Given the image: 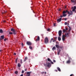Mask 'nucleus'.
Wrapping results in <instances>:
<instances>
[{
	"mask_svg": "<svg viewBox=\"0 0 76 76\" xmlns=\"http://www.w3.org/2000/svg\"><path fill=\"white\" fill-rule=\"evenodd\" d=\"M11 31H12V32H13V34L14 35H16V31L14 28H12Z\"/></svg>",
	"mask_w": 76,
	"mask_h": 76,
	"instance_id": "1",
	"label": "nucleus"
},
{
	"mask_svg": "<svg viewBox=\"0 0 76 76\" xmlns=\"http://www.w3.org/2000/svg\"><path fill=\"white\" fill-rule=\"evenodd\" d=\"M55 46L57 48H61V49H62V48H63V46H59V45H56Z\"/></svg>",
	"mask_w": 76,
	"mask_h": 76,
	"instance_id": "2",
	"label": "nucleus"
},
{
	"mask_svg": "<svg viewBox=\"0 0 76 76\" xmlns=\"http://www.w3.org/2000/svg\"><path fill=\"white\" fill-rule=\"evenodd\" d=\"M45 44H48V38L46 37L45 39Z\"/></svg>",
	"mask_w": 76,
	"mask_h": 76,
	"instance_id": "3",
	"label": "nucleus"
},
{
	"mask_svg": "<svg viewBox=\"0 0 76 76\" xmlns=\"http://www.w3.org/2000/svg\"><path fill=\"white\" fill-rule=\"evenodd\" d=\"M31 73H32V72H27L26 73V76H30V75Z\"/></svg>",
	"mask_w": 76,
	"mask_h": 76,
	"instance_id": "4",
	"label": "nucleus"
},
{
	"mask_svg": "<svg viewBox=\"0 0 76 76\" xmlns=\"http://www.w3.org/2000/svg\"><path fill=\"white\" fill-rule=\"evenodd\" d=\"M68 14L69 15H73V11H70V12L68 11Z\"/></svg>",
	"mask_w": 76,
	"mask_h": 76,
	"instance_id": "5",
	"label": "nucleus"
},
{
	"mask_svg": "<svg viewBox=\"0 0 76 76\" xmlns=\"http://www.w3.org/2000/svg\"><path fill=\"white\" fill-rule=\"evenodd\" d=\"M68 30V28H67L66 27V29H64L63 30V32H67V31Z\"/></svg>",
	"mask_w": 76,
	"mask_h": 76,
	"instance_id": "6",
	"label": "nucleus"
},
{
	"mask_svg": "<svg viewBox=\"0 0 76 76\" xmlns=\"http://www.w3.org/2000/svg\"><path fill=\"white\" fill-rule=\"evenodd\" d=\"M62 34V31L61 30H60L58 31V35L59 37H61V34Z\"/></svg>",
	"mask_w": 76,
	"mask_h": 76,
	"instance_id": "7",
	"label": "nucleus"
},
{
	"mask_svg": "<svg viewBox=\"0 0 76 76\" xmlns=\"http://www.w3.org/2000/svg\"><path fill=\"white\" fill-rule=\"evenodd\" d=\"M69 34H70V32L67 33H66L65 35H64L66 37H69Z\"/></svg>",
	"mask_w": 76,
	"mask_h": 76,
	"instance_id": "8",
	"label": "nucleus"
},
{
	"mask_svg": "<svg viewBox=\"0 0 76 76\" xmlns=\"http://www.w3.org/2000/svg\"><path fill=\"white\" fill-rule=\"evenodd\" d=\"M26 43L28 45H31L32 44V43L30 42H27Z\"/></svg>",
	"mask_w": 76,
	"mask_h": 76,
	"instance_id": "9",
	"label": "nucleus"
},
{
	"mask_svg": "<svg viewBox=\"0 0 76 76\" xmlns=\"http://www.w3.org/2000/svg\"><path fill=\"white\" fill-rule=\"evenodd\" d=\"M67 16V14H63L62 15H60V17H61V18H62V17H65V16Z\"/></svg>",
	"mask_w": 76,
	"mask_h": 76,
	"instance_id": "10",
	"label": "nucleus"
},
{
	"mask_svg": "<svg viewBox=\"0 0 76 76\" xmlns=\"http://www.w3.org/2000/svg\"><path fill=\"white\" fill-rule=\"evenodd\" d=\"M61 19H62V18H60L59 19L57 20V22L58 23V22H61Z\"/></svg>",
	"mask_w": 76,
	"mask_h": 76,
	"instance_id": "11",
	"label": "nucleus"
},
{
	"mask_svg": "<svg viewBox=\"0 0 76 76\" xmlns=\"http://www.w3.org/2000/svg\"><path fill=\"white\" fill-rule=\"evenodd\" d=\"M51 66V63H48V64L47 65V67H50Z\"/></svg>",
	"mask_w": 76,
	"mask_h": 76,
	"instance_id": "12",
	"label": "nucleus"
},
{
	"mask_svg": "<svg viewBox=\"0 0 76 76\" xmlns=\"http://www.w3.org/2000/svg\"><path fill=\"white\" fill-rule=\"evenodd\" d=\"M65 37H65V36L64 35H63V36H62V40L63 41H64V40H65Z\"/></svg>",
	"mask_w": 76,
	"mask_h": 76,
	"instance_id": "13",
	"label": "nucleus"
},
{
	"mask_svg": "<svg viewBox=\"0 0 76 76\" xmlns=\"http://www.w3.org/2000/svg\"><path fill=\"white\" fill-rule=\"evenodd\" d=\"M7 12V11H4L2 12V14L3 15H4L5 14V13H6Z\"/></svg>",
	"mask_w": 76,
	"mask_h": 76,
	"instance_id": "14",
	"label": "nucleus"
},
{
	"mask_svg": "<svg viewBox=\"0 0 76 76\" xmlns=\"http://www.w3.org/2000/svg\"><path fill=\"white\" fill-rule=\"evenodd\" d=\"M68 13V11L67 10H66V11H64L63 12V14H65V13Z\"/></svg>",
	"mask_w": 76,
	"mask_h": 76,
	"instance_id": "15",
	"label": "nucleus"
},
{
	"mask_svg": "<svg viewBox=\"0 0 76 76\" xmlns=\"http://www.w3.org/2000/svg\"><path fill=\"white\" fill-rule=\"evenodd\" d=\"M39 39H40L39 37L38 36L37 39H36L35 41L36 42H37V41H39Z\"/></svg>",
	"mask_w": 76,
	"mask_h": 76,
	"instance_id": "16",
	"label": "nucleus"
},
{
	"mask_svg": "<svg viewBox=\"0 0 76 76\" xmlns=\"http://www.w3.org/2000/svg\"><path fill=\"white\" fill-rule=\"evenodd\" d=\"M60 51H61V50L60 49H59L58 50V55H59V54H60Z\"/></svg>",
	"mask_w": 76,
	"mask_h": 76,
	"instance_id": "17",
	"label": "nucleus"
},
{
	"mask_svg": "<svg viewBox=\"0 0 76 76\" xmlns=\"http://www.w3.org/2000/svg\"><path fill=\"white\" fill-rule=\"evenodd\" d=\"M57 69H58V71H59V72H61V69H60V68L59 67H57Z\"/></svg>",
	"mask_w": 76,
	"mask_h": 76,
	"instance_id": "18",
	"label": "nucleus"
},
{
	"mask_svg": "<svg viewBox=\"0 0 76 76\" xmlns=\"http://www.w3.org/2000/svg\"><path fill=\"white\" fill-rule=\"evenodd\" d=\"M21 66V65H20V63H18V67H20V66Z\"/></svg>",
	"mask_w": 76,
	"mask_h": 76,
	"instance_id": "19",
	"label": "nucleus"
},
{
	"mask_svg": "<svg viewBox=\"0 0 76 76\" xmlns=\"http://www.w3.org/2000/svg\"><path fill=\"white\" fill-rule=\"evenodd\" d=\"M70 60H68V61H67L66 63L68 64L70 63Z\"/></svg>",
	"mask_w": 76,
	"mask_h": 76,
	"instance_id": "20",
	"label": "nucleus"
},
{
	"mask_svg": "<svg viewBox=\"0 0 76 76\" xmlns=\"http://www.w3.org/2000/svg\"><path fill=\"white\" fill-rule=\"evenodd\" d=\"M28 59V58L27 57H25V59L24 60V61H26V60H27Z\"/></svg>",
	"mask_w": 76,
	"mask_h": 76,
	"instance_id": "21",
	"label": "nucleus"
},
{
	"mask_svg": "<svg viewBox=\"0 0 76 76\" xmlns=\"http://www.w3.org/2000/svg\"><path fill=\"white\" fill-rule=\"evenodd\" d=\"M56 49V48L55 47H53L52 48V50H53V51H54V50H55Z\"/></svg>",
	"mask_w": 76,
	"mask_h": 76,
	"instance_id": "22",
	"label": "nucleus"
},
{
	"mask_svg": "<svg viewBox=\"0 0 76 76\" xmlns=\"http://www.w3.org/2000/svg\"><path fill=\"white\" fill-rule=\"evenodd\" d=\"M48 60L49 62H50V61H51V59H50L49 58H48Z\"/></svg>",
	"mask_w": 76,
	"mask_h": 76,
	"instance_id": "23",
	"label": "nucleus"
},
{
	"mask_svg": "<svg viewBox=\"0 0 76 76\" xmlns=\"http://www.w3.org/2000/svg\"><path fill=\"white\" fill-rule=\"evenodd\" d=\"M18 58H16V59H15V63H17V62H18Z\"/></svg>",
	"mask_w": 76,
	"mask_h": 76,
	"instance_id": "24",
	"label": "nucleus"
},
{
	"mask_svg": "<svg viewBox=\"0 0 76 76\" xmlns=\"http://www.w3.org/2000/svg\"><path fill=\"white\" fill-rule=\"evenodd\" d=\"M58 41H61V37H58Z\"/></svg>",
	"mask_w": 76,
	"mask_h": 76,
	"instance_id": "25",
	"label": "nucleus"
},
{
	"mask_svg": "<svg viewBox=\"0 0 76 76\" xmlns=\"http://www.w3.org/2000/svg\"><path fill=\"white\" fill-rule=\"evenodd\" d=\"M67 26H68L69 29V31H71V29H72V28H71L69 26L67 25Z\"/></svg>",
	"mask_w": 76,
	"mask_h": 76,
	"instance_id": "26",
	"label": "nucleus"
},
{
	"mask_svg": "<svg viewBox=\"0 0 76 76\" xmlns=\"http://www.w3.org/2000/svg\"><path fill=\"white\" fill-rule=\"evenodd\" d=\"M1 37L2 39H4V35L1 36Z\"/></svg>",
	"mask_w": 76,
	"mask_h": 76,
	"instance_id": "27",
	"label": "nucleus"
},
{
	"mask_svg": "<svg viewBox=\"0 0 76 76\" xmlns=\"http://www.w3.org/2000/svg\"><path fill=\"white\" fill-rule=\"evenodd\" d=\"M29 48H30V49L31 50H32V47L31 46H30L29 47Z\"/></svg>",
	"mask_w": 76,
	"mask_h": 76,
	"instance_id": "28",
	"label": "nucleus"
},
{
	"mask_svg": "<svg viewBox=\"0 0 76 76\" xmlns=\"http://www.w3.org/2000/svg\"><path fill=\"white\" fill-rule=\"evenodd\" d=\"M0 32L1 33H3V30H2V29H1L0 30Z\"/></svg>",
	"mask_w": 76,
	"mask_h": 76,
	"instance_id": "29",
	"label": "nucleus"
},
{
	"mask_svg": "<svg viewBox=\"0 0 76 76\" xmlns=\"http://www.w3.org/2000/svg\"><path fill=\"white\" fill-rule=\"evenodd\" d=\"M71 1L72 3H75V1L74 0H71Z\"/></svg>",
	"mask_w": 76,
	"mask_h": 76,
	"instance_id": "30",
	"label": "nucleus"
},
{
	"mask_svg": "<svg viewBox=\"0 0 76 76\" xmlns=\"http://www.w3.org/2000/svg\"><path fill=\"white\" fill-rule=\"evenodd\" d=\"M15 74H16V75H17L18 74V71H16L15 72Z\"/></svg>",
	"mask_w": 76,
	"mask_h": 76,
	"instance_id": "31",
	"label": "nucleus"
},
{
	"mask_svg": "<svg viewBox=\"0 0 76 76\" xmlns=\"http://www.w3.org/2000/svg\"><path fill=\"white\" fill-rule=\"evenodd\" d=\"M56 39H54L53 40V42H56Z\"/></svg>",
	"mask_w": 76,
	"mask_h": 76,
	"instance_id": "32",
	"label": "nucleus"
},
{
	"mask_svg": "<svg viewBox=\"0 0 76 76\" xmlns=\"http://www.w3.org/2000/svg\"><path fill=\"white\" fill-rule=\"evenodd\" d=\"M9 34H11V35H12V34H13V33L12 32H9Z\"/></svg>",
	"mask_w": 76,
	"mask_h": 76,
	"instance_id": "33",
	"label": "nucleus"
},
{
	"mask_svg": "<svg viewBox=\"0 0 76 76\" xmlns=\"http://www.w3.org/2000/svg\"><path fill=\"white\" fill-rule=\"evenodd\" d=\"M44 66L45 67H47V64H44Z\"/></svg>",
	"mask_w": 76,
	"mask_h": 76,
	"instance_id": "34",
	"label": "nucleus"
},
{
	"mask_svg": "<svg viewBox=\"0 0 76 76\" xmlns=\"http://www.w3.org/2000/svg\"><path fill=\"white\" fill-rule=\"evenodd\" d=\"M20 63L22 64V60L20 59Z\"/></svg>",
	"mask_w": 76,
	"mask_h": 76,
	"instance_id": "35",
	"label": "nucleus"
},
{
	"mask_svg": "<svg viewBox=\"0 0 76 76\" xmlns=\"http://www.w3.org/2000/svg\"><path fill=\"white\" fill-rule=\"evenodd\" d=\"M64 24L65 25H67V23L66 22H65L64 23Z\"/></svg>",
	"mask_w": 76,
	"mask_h": 76,
	"instance_id": "36",
	"label": "nucleus"
},
{
	"mask_svg": "<svg viewBox=\"0 0 76 76\" xmlns=\"http://www.w3.org/2000/svg\"><path fill=\"white\" fill-rule=\"evenodd\" d=\"M50 31V28H48L47 29V31Z\"/></svg>",
	"mask_w": 76,
	"mask_h": 76,
	"instance_id": "37",
	"label": "nucleus"
},
{
	"mask_svg": "<svg viewBox=\"0 0 76 76\" xmlns=\"http://www.w3.org/2000/svg\"><path fill=\"white\" fill-rule=\"evenodd\" d=\"M24 72H25V71L23 70H22V73H24Z\"/></svg>",
	"mask_w": 76,
	"mask_h": 76,
	"instance_id": "38",
	"label": "nucleus"
},
{
	"mask_svg": "<svg viewBox=\"0 0 76 76\" xmlns=\"http://www.w3.org/2000/svg\"><path fill=\"white\" fill-rule=\"evenodd\" d=\"M75 75L73 74H71V75H70V76H74Z\"/></svg>",
	"mask_w": 76,
	"mask_h": 76,
	"instance_id": "39",
	"label": "nucleus"
},
{
	"mask_svg": "<svg viewBox=\"0 0 76 76\" xmlns=\"http://www.w3.org/2000/svg\"><path fill=\"white\" fill-rule=\"evenodd\" d=\"M45 73V72H42L41 73V74H44V73Z\"/></svg>",
	"mask_w": 76,
	"mask_h": 76,
	"instance_id": "40",
	"label": "nucleus"
},
{
	"mask_svg": "<svg viewBox=\"0 0 76 76\" xmlns=\"http://www.w3.org/2000/svg\"><path fill=\"white\" fill-rule=\"evenodd\" d=\"M50 63L52 64H54V63H53V62H52V61H51L50 62Z\"/></svg>",
	"mask_w": 76,
	"mask_h": 76,
	"instance_id": "41",
	"label": "nucleus"
},
{
	"mask_svg": "<svg viewBox=\"0 0 76 76\" xmlns=\"http://www.w3.org/2000/svg\"><path fill=\"white\" fill-rule=\"evenodd\" d=\"M53 62H54V63H56V60H53Z\"/></svg>",
	"mask_w": 76,
	"mask_h": 76,
	"instance_id": "42",
	"label": "nucleus"
},
{
	"mask_svg": "<svg viewBox=\"0 0 76 76\" xmlns=\"http://www.w3.org/2000/svg\"><path fill=\"white\" fill-rule=\"evenodd\" d=\"M14 54L15 55V56H16V54L15 53H14Z\"/></svg>",
	"mask_w": 76,
	"mask_h": 76,
	"instance_id": "43",
	"label": "nucleus"
},
{
	"mask_svg": "<svg viewBox=\"0 0 76 76\" xmlns=\"http://www.w3.org/2000/svg\"><path fill=\"white\" fill-rule=\"evenodd\" d=\"M57 37H55V39H56V40H57Z\"/></svg>",
	"mask_w": 76,
	"mask_h": 76,
	"instance_id": "44",
	"label": "nucleus"
},
{
	"mask_svg": "<svg viewBox=\"0 0 76 76\" xmlns=\"http://www.w3.org/2000/svg\"><path fill=\"white\" fill-rule=\"evenodd\" d=\"M53 26H56V23H54L53 24Z\"/></svg>",
	"mask_w": 76,
	"mask_h": 76,
	"instance_id": "45",
	"label": "nucleus"
},
{
	"mask_svg": "<svg viewBox=\"0 0 76 76\" xmlns=\"http://www.w3.org/2000/svg\"><path fill=\"white\" fill-rule=\"evenodd\" d=\"M71 9H74V7H71Z\"/></svg>",
	"mask_w": 76,
	"mask_h": 76,
	"instance_id": "46",
	"label": "nucleus"
},
{
	"mask_svg": "<svg viewBox=\"0 0 76 76\" xmlns=\"http://www.w3.org/2000/svg\"><path fill=\"white\" fill-rule=\"evenodd\" d=\"M64 20H67V18H65L64 19Z\"/></svg>",
	"mask_w": 76,
	"mask_h": 76,
	"instance_id": "47",
	"label": "nucleus"
},
{
	"mask_svg": "<svg viewBox=\"0 0 76 76\" xmlns=\"http://www.w3.org/2000/svg\"><path fill=\"white\" fill-rule=\"evenodd\" d=\"M3 22H6V20H4L3 21Z\"/></svg>",
	"mask_w": 76,
	"mask_h": 76,
	"instance_id": "48",
	"label": "nucleus"
},
{
	"mask_svg": "<svg viewBox=\"0 0 76 76\" xmlns=\"http://www.w3.org/2000/svg\"><path fill=\"white\" fill-rule=\"evenodd\" d=\"M41 36H42V37H43V36H44V34H41Z\"/></svg>",
	"mask_w": 76,
	"mask_h": 76,
	"instance_id": "49",
	"label": "nucleus"
},
{
	"mask_svg": "<svg viewBox=\"0 0 76 76\" xmlns=\"http://www.w3.org/2000/svg\"><path fill=\"white\" fill-rule=\"evenodd\" d=\"M6 41V39L5 38L4 39V41Z\"/></svg>",
	"mask_w": 76,
	"mask_h": 76,
	"instance_id": "50",
	"label": "nucleus"
},
{
	"mask_svg": "<svg viewBox=\"0 0 76 76\" xmlns=\"http://www.w3.org/2000/svg\"><path fill=\"white\" fill-rule=\"evenodd\" d=\"M27 69H25V71L26 72V71H27Z\"/></svg>",
	"mask_w": 76,
	"mask_h": 76,
	"instance_id": "51",
	"label": "nucleus"
},
{
	"mask_svg": "<svg viewBox=\"0 0 76 76\" xmlns=\"http://www.w3.org/2000/svg\"><path fill=\"white\" fill-rule=\"evenodd\" d=\"M55 71H56V72H58V70H56Z\"/></svg>",
	"mask_w": 76,
	"mask_h": 76,
	"instance_id": "52",
	"label": "nucleus"
},
{
	"mask_svg": "<svg viewBox=\"0 0 76 76\" xmlns=\"http://www.w3.org/2000/svg\"><path fill=\"white\" fill-rule=\"evenodd\" d=\"M60 10H61V9H59V11H60Z\"/></svg>",
	"mask_w": 76,
	"mask_h": 76,
	"instance_id": "53",
	"label": "nucleus"
},
{
	"mask_svg": "<svg viewBox=\"0 0 76 76\" xmlns=\"http://www.w3.org/2000/svg\"><path fill=\"white\" fill-rule=\"evenodd\" d=\"M2 51V50H0V52H1Z\"/></svg>",
	"mask_w": 76,
	"mask_h": 76,
	"instance_id": "54",
	"label": "nucleus"
},
{
	"mask_svg": "<svg viewBox=\"0 0 76 76\" xmlns=\"http://www.w3.org/2000/svg\"><path fill=\"white\" fill-rule=\"evenodd\" d=\"M23 43H22V46H23Z\"/></svg>",
	"mask_w": 76,
	"mask_h": 76,
	"instance_id": "55",
	"label": "nucleus"
},
{
	"mask_svg": "<svg viewBox=\"0 0 76 76\" xmlns=\"http://www.w3.org/2000/svg\"><path fill=\"white\" fill-rule=\"evenodd\" d=\"M51 40H53V38H52Z\"/></svg>",
	"mask_w": 76,
	"mask_h": 76,
	"instance_id": "56",
	"label": "nucleus"
},
{
	"mask_svg": "<svg viewBox=\"0 0 76 76\" xmlns=\"http://www.w3.org/2000/svg\"><path fill=\"white\" fill-rule=\"evenodd\" d=\"M46 73H47V72H45V74H46Z\"/></svg>",
	"mask_w": 76,
	"mask_h": 76,
	"instance_id": "57",
	"label": "nucleus"
},
{
	"mask_svg": "<svg viewBox=\"0 0 76 76\" xmlns=\"http://www.w3.org/2000/svg\"><path fill=\"white\" fill-rule=\"evenodd\" d=\"M70 31H69H69H68V32H70Z\"/></svg>",
	"mask_w": 76,
	"mask_h": 76,
	"instance_id": "58",
	"label": "nucleus"
},
{
	"mask_svg": "<svg viewBox=\"0 0 76 76\" xmlns=\"http://www.w3.org/2000/svg\"><path fill=\"white\" fill-rule=\"evenodd\" d=\"M68 25H69V24L68 23Z\"/></svg>",
	"mask_w": 76,
	"mask_h": 76,
	"instance_id": "59",
	"label": "nucleus"
},
{
	"mask_svg": "<svg viewBox=\"0 0 76 76\" xmlns=\"http://www.w3.org/2000/svg\"><path fill=\"white\" fill-rule=\"evenodd\" d=\"M1 38L0 37V40H1Z\"/></svg>",
	"mask_w": 76,
	"mask_h": 76,
	"instance_id": "60",
	"label": "nucleus"
},
{
	"mask_svg": "<svg viewBox=\"0 0 76 76\" xmlns=\"http://www.w3.org/2000/svg\"><path fill=\"white\" fill-rule=\"evenodd\" d=\"M57 43H58V42H57Z\"/></svg>",
	"mask_w": 76,
	"mask_h": 76,
	"instance_id": "61",
	"label": "nucleus"
},
{
	"mask_svg": "<svg viewBox=\"0 0 76 76\" xmlns=\"http://www.w3.org/2000/svg\"><path fill=\"white\" fill-rule=\"evenodd\" d=\"M50 42H51V41H50Z\"/></svg>",
	"mask_w": 76,
	"mask_h": 76,
	"instance_id": "62",
	"label": "nucleus"
},
{
	"mask_svg": "<svg viewBox=\"0 0 76 76\" xmlns=\"http://www.w3.org/2000/svg\"><path fill=\"white\" fill-rule=\"evenodd\" d=\"M75 13H76V11H75Z\"/></svg>",
	"mask_w": 76,
	"mask_h": 76,
	"instance_id": "63",
	"label": "nucleus"
},
{
	"mask_svg": "<svg viewBox=\"0 0 76 76\" xmlns=\"http://www.w3.org/2000/svg\"><path fill=\"white\" fill-rule=\"evenodd\" d=\"M68 16H70V15Z\"/></svg>",
	"mask_w": 76,
	"mask_h": 76,
	"instance_id": "64",
	"label": "nucleus"
}]
</instances>
